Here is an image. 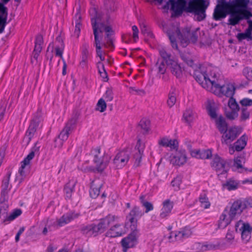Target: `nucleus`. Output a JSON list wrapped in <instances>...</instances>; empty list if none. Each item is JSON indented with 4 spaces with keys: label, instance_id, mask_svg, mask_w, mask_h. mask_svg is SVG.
<instances>
[{
    "label": "nucleus",
    "instance_id": "nucleus-38",
    "mask_svg": "<svg viewBox=\"0 0 252 252\" xmlns=\"http://www.w3.org/2000/svg\"><path fill=\"white\" fill-rule=\"evenodd\" d=\"M237 38L239 41L247 39L248 41L252 40V32L246 30L244 32L238 33Z\"/></svg>",
    "mask_w": 252,
    "mask_h": 252
},
{
    "label": "nucleus",
    "instance_id": "nucleus-48",
    "mask_svg": "<svg viewBox=\"0 0 252 252\" xmlns=\"http://www.w3.org/2000/svg\"><path fill=\"white\" fill-rule=\"evenodd\" d=\"M238 112L231 110H225V113L227 118L230 120H234L238 116Z\"/></svg>",
    "mask_w": 252,
    "mask_h": 252
},
{
    "label": "nucleus",
    "instance_id": "nucleus-53",
    "mask_svg": "<svg viewBox=\"0 0 252 252\" xmlns=\"http://www.w3.org/2000/svg\"><path fill=\"white\" fill-rule=\"evenodd\" d=\"M181 182V179L179 177H176L172 181L171 185L174 188L175 190H178L179 189Z\"/></svg>",
    "mask_w": 252,
    "mask_h": 252
},
{
    "label": "nucleus",
    "instance_id": "nucleus-36",
    "mask_svg": "<svg viewBox=\"0 0 252 252\" xmlns=\"http://www.w3.org/2000/svg\"><path fill=\"white\" fill-rule=\"evenodd\" d=\"M240 111V122H245L250 118V111L248 108L241 107Z\"/></svg>",
    "mask_w": 252,
    "mask_h": 252
},
{
    "label": "nucleus",
    "instance_id": "nucleus-2",
    "mask_svg": "<svg viewBox=\"0 0 252 252\" xmlns=\"http://www.w3.org/2000/svg\"><path fill=\"white\" fill-rule=\"evenodd\" d=\"M198 29H196L190 32V28L186 27L181 32L177 26H173L172 29L167 32L172 47L175 49H178L175 36L178 37L181 45L184 47H186L189 42H196L198 36Z\"/></svg>",
    "mask_w": 252,
    "mask_h": 252
},
{
    "label": "nucleus",
    "instance_id": "nucleus-47",
    "mask_svg": "<svg viewBox=\"0 0 252 252\" xmlns=\"http://www.w3.org/2000/svg\"><path fill=\"white\" fill-rule=\"evenodd\" d=\"M193 113L191 110H187L184 113V118L185 121L188 123L191 122L193 119Z\"/></svg>",
    "mask_w": 252,
    "mask_h": 252
},
{
    "label": "nucleus",
    "instance_id": "nucleus-4",
    "mask_svg": "<svg viewBox=\"0 0 252 252\" xmlns=\"http://www.w3.org/2000/svg\"><path fill=\"white\" fill-rule=\"evenodd\" d=\"M209 5L204 0H189L187 11L194 13L195 18L200 21L206 17L205 11Z\"/></svg>",
    "mask_w": 252,
    "mask_h": 252
},
{
    "label": "nucleus",
    "instance_id": "nucleus-26",
    "mask_svg": "<svg viewBox=\"0 0 252 252\" xmlns=\"http://www.w3.org/2000/svg\"><path fill=\"white\" fill-rule=\"evenodd\" d=\"M78 216V214L73 213H67L63 215L60 219L58 220V225L60 226H63L70 222L74 219L76 218Z\"/></svg>",
    "mask_w": 252,
    "mask_h": 252
},
{
    "label": "nucleus",
    "instance_id": "nucleus-62",
    "mask_svg": "<svg viewBox=\"0 0 252 252\" xmlns=\"http://www.w3.org/2000/svg\"><path fill=\"white\" fill-rule=\"evenodd\" d=\"M117 219V217L112 215H108L105 218H104L105 220L109 225L113 224Z\"/></svg>",
    "mask_w": 252,
    "mask_h": 252
},
{
    "label": "nucleus",
    "instance_id": "nucleus-32",
    "mask_svg": "<svg viewBox=\"0 0 252 252\" xmlns=\"http://www.w3.org/2000/svg\"><path fill=\"white\" fill-rule=\"evenodd\" d=\"M239 182L233 179H230L227 180L224 184L222 185L223 188L226 189L228 190H235L238 188Z\"/></svg>",
    "mask_w": 252,
    "mask_h": 252
},
{
    "label": "nucleus",
    "instance_id": "nucleus-31",
    "mask_svg": "<svg viewBox=\"0 0 252 252\" xmlns=\"http://www.w3.org/2000/svg\"><path fill=\"white\" fill-rule=\"evenodd\" d=\"M38 126V122L33 120L31 122L29 127L28 130L26 133V136L28 137V142H29L32 137L34 135Z\"/></svg>",
    "mask_w": 252,
    "mask_h": 252
},
{
    "label": "nucleus",
    "instance_id": "nucleus-21",
    "mask_svg": "<svg viewBox=\"0 0 252 252\" xmlns=\"http://www.w3.org/2000/svg\"><path fill=\"white\" fill-rule=\"evenodd\" d=\"M190 154L192 157L200 159H209L212 156V151L209 149L192 151Z\"/></svg>",
    "mask_w": 252,
    "mask_h": 252
},
{
    "label": "nucleus",
    "instance_id": "nucleus-63",
    "mask_svg": "<svg viewBox=\"0 0 252 252\" xmlns=\"http://www.w3.org/2000/svg\"><path fill=\"white\" fill-rule=\"evenodd\" d=\"M7 18L0 17V33L3 32L5 27L6 25Z\"/></svg>",
    "mask_w": 252,
    "mask_h": 252
},
{
    "label": "nucleus",
    "instance_id": "nucleus-18",
    "mask_svg": "<svg viewBox=\"0 0 252 252\" xmlns=\"http://www.w3.org/2000/svg\"><path fill=\"white\" fill-rule=\"evenodd\" d=\"M11 175V172L8 171L2 181L1 185V200L5 201L7 199V194L10 188H8L9 180Z\"/></svg>",
    "mask_w": 252,
    "mask_h": 252
},
{
    "label": "nucleus",
    "instance_id": "nucleus-30",
    "mask_svg": "<svg viewBox=\"0 0 252 252\" xmlns=\"http://www.w3.org/2000/svg\"><path fill=\"white\" fill-rule=\"evenodd\" d=\"M206 108L208 110V114L211 118L215 119L216 120V119H218L217 118V114L215 108V104L213 101L208 100L207 102Z\"/></svg>",
    "mask_w": 252,
    "mask_h": 252
},
{
    "label": "nucleus",
    "instance_id": "nucleus-1",
    "mask_svg": "<svg viewBox=\"0 0 252 252\" xmlns=\"http://www.w3.org/2000/svg\"><path fill=\"white\" fill-rule=\"evenodd\" d=\"M249 3V0H233L229 2L220 0L214 9L213 18L220 20L230 14L228 24L232 26L238 24L243 19H247L249 26L246 30L252 32V20L249 19L252 17V13L247 9Z\"/></svg>",
    "mask_w": 252,
    "mask_h": 252
},
{
    "label": "nucleus",
    "instance_id": "nucleus-19",
    "mask_svg": "<svg viewBox=\"0 0 252 252\" xmlns=\"http://www.w3.org/2000/svg\"><path fill=\"white\" fill-rule=\"evenodd\" d=\"M145 146V143H143L141 140L139 139L136 145V148L137 149L138 151L134 155L133 157L135 159L134 164L136 166H138L140 165Z\"/></svg>",
    "mask_w": 252,
    "mask_h": 252
},
{
    "label": "nucleus",
    "instance_id": "nucleus-13",
    "mask_svg": "<svg viewBox=\"0 0 252 252\" xmlns=\"http://www.w3.org/2000/svg\"><path fill=\"white\" fill-rule=\"evenodd\" d=\"M173 153L170 156V163L174 165L180 166L185 164L187 161V156L185 150L177 149L172 151Z\"/></svg>",
    "mask_w": 252,
    "mask_h": 252
},
{
    "label": "nucleus",
    "instance_id": "nucleus-28",
    "mask_svg": "<svg viewBox=\"0 0 252 252\" xmlns=\"http://www.w3.org/2000/svg\"><path fill=\"white\" fill-rule=\"evenodd\" d=\"M215 122L217 128L221 133H223L228 128L225 119L222 116H220L216 119Z\"/></svg>",
    "mask_w": 252,
    "mask_h": 252
},
{
    "label": "nucleus",
    "instance_id": "nucleus-41",
    "mask_svg": "<svg viewBox=\"0 0 252 252\" xmlns=\"http://www.w3.org/2000/svg\"><path fill=\"white\" fill-rule=\"evenodd\" d=\"M75 183L74 182H69L66 184L64 187V190L66 194V197L70 198L71 197V193L74 189Z\"/></svg>",
    "mask_w": 252,
    "mask_h": 252
},
{
    "label": "nucleus",
    "instance_id": "nucleus-29",
    "mask_svg": "<svg viewBox=\"0 0 252 252\" xmlns=\"http://www.w3.org/2000/svg\"><path fill=\"white\" fill-rule=\"evenodd\" d=\"M122 234V229L119 224H115L106 233V236L110 237H115L121 236Z\"/></svg>",
    "mask_w": 252,
    "mask_h": 252
},
{
    "label": "nucleus",
    "instance_id": "nucleus-39",
    "mask_svg": "<svg viewBox=\"0 0 252 252\" xmlns=\"http://www.w3.org/2000/svg\"><path fill=\"white\" fill-rule=\"evenodd\" d=\"M26 165L21 163V166L18 170V174L16 175L15 178V181H18L19 183H21L25 177L26 176L25 171L24 169Z\"/></svg>",
    "mask_w": 252,
    "mask_h": 252
},
{
    "label": "nucleus",
    "instance_id": "nucleus-34",
    "mask_svg": "<svg viewBox=\"0 0 252 252\" xmlns=\"http://www.w3.org/2000/svg\"><path fill=\"white\" fill-rule=\"evenodd\" d=\"M75 29L74 31V35L76 36V37H78L79 36L80 30H81V14L78 12L75 15Z\"/></svg>",
    "mask_w": 252,
    "mask_h": 252
},
{
    "label": "nucleus",
    "instance_id": "nucleus-8",
    "mask_svg": "<svg viewBox=\"0 0 252 252\" xmlns=\"http://www.w3.org/2000/svg\"><path fill=\"white\" fill-rule=\"evenodd\" d=\"M242 127L241 126H234L227 128L222 133L221 136V142L226 145L230 144L241 133Z\"/></svg>",
    "mask_w": 252,
    "mask_h": 252
},
{
    "label": "nucleus",
    "instance_id": "nucleus-64",
    "mask_svg": "<svg viewBox=\"0 0 252 252\" xmlns=\"http://www.w3.org/2000/svg\"><path fill=\"white\" fill-rule=\"evenodd\" d=\"M225 238L228 243L231 244L234 239L233 232L232 231H228L226 233Z\"/></svg>",
    "mask_w": 252,
    "mask_h": 252
},
{
    "label": "nucleus",
    "instance_id": "nucleus-59",
    "mask_svg": "<svg viewBox=\"0 0 252 252\" xmlns=\"http://www.w3.org/2000/svg\"><path fill=\"white\" fill-rule=\"evenodd\" d=\"M201 248L204 251L216 250L219 248V245H216L212 244H205L202 245Z\"/></svg>",
    "mask_w": 252,
    "mask_h": 252
},
{
    "label": "nucleus",
    "instance_id": "nucleus-6",
    "mask_svg": "<svg viewBox=\"0 0 252 252\" xmlns=\"http://www.w3.org/2000/svg\"><path fill=\"white\" fill-rule=\"evenodd\" d=\"M212 83L214 86L209 88L210 92L219 96L225 95L230 98L233 97L235 91V88L233 85H225L221 80L218 78L216 79L215 82Z\"/></svg>",
    "mask_w": 252,
    "mask_h": 252
},
{
    "label": "nucleus",
    "instance_id": "nucleus-46",
    "mask_svg": "<svg viewBox=\"0 0 252 252\" xmlns=\"http://www.w3.org/2000/svg\"><path fill=\"white\" fill-rule=\"evenodd\" d=\"M176 102V94L174 92H170L168 94V98L167 101L168 106L171 108L173 107Z\"/></svg>",
    "mask_w": 252,
    "mask_h": 252
},
{
    "label": "nucleus",
    "instance_id": "nucleus-54",
    "mask_svg": "<svg viewBox=\"0 0 252 252\" xmlns=\"http://www.w3.org/2000/svg\"><path fill=\"white\" fill-rule=\"evenodd\" d=\"M240 103L241 105V107L248 108V106L252 105V99L245 98L240 100Z\"/></svg>",
    "mask_w": 252,
    "mask_h": 252
},
{
    "label": "nucleus",
    "instance_id": "nucleus-12",
    "mask_svg": "<svg viewBox=\"0 0 252 252\" xmlns=\"http://www.w3.org/2000/svg\"><path fill=\"white\" fill-rule=\"evenodd\" d=\"M235 230L241 233V237L245 243H247L251 237L252 227L248 223L239 220L235 224Z\"/></svg>",
    "mask_w": 252,
    "mask_h": 252
},
{
    "label": "nucleus",
    "instance_id": "nucleus-20",
    "mask_svg": "<svg viewBox=\"0 0 252 252\" xmlns=\"http://www.w3.org/2000/svg\"><path fill=\"white\" fill-rule=\"evenodd\" d=\"M167 66L170 69L172 74L177 78H181L182 76L183 69L180 64L175 60L168 64Z\"/></svg>",
    "mask_w": 252,
    "mask_h": 252
},
{
    "label": "nucleus",
    "instance_id": "nucleus-43",
    "mask_svg": "<svg viewBox=\"0 0 252 252\" xmlns=\"http://www.w3.org/2000/svg\"><path fill=\"white\" fill-rule=\"evenodd\" d=\"M238 200L241 204V206L243 211L249 207H252V199H238Z\"/></svg>",
    "mask_w": 252,
    "mask_h": 252
},
{
    "label": "nucleus",
    "instance_id": "nucleus-35",
    "mask_svg": "<svg viewBox=\"0 0 252 252\" xmlns=\"http://www.w3.org/2000/svg\"><path fill=\"white\" fill-rule=\"evenodd\" d=\"M104 5L107 14L114 11L116 8L114 0H104Z\"/></svg>",
    "mask_w": 252,
    "mask_h": 252
},
{
    "label": "nucleus",
    "instance_id": "nucleus-57",
    "mask_svg": "<svg viewBox=\"0 0 252 252\" xmlns=\"http://www.w3.org/2000/svg\"><path fill=\"white\" fill-rule=\"evenodd\" d=\"M92 228L90 230L88 236H96L98 232H100L99 228L96 225L92 224Z\"/></svg>",
    "mask_w": 252,
    "mask_h": 252
},
{
    "label": "nucleus",
    "instance_id": "nucleus-60",
    "mask_svg": "<svg viewBox=\"0 0 252 252\" xmlns=\"http://www.w3.org/2000/svg\"><path fill=\"white\" fill-rule=\"evenodd\" d=\"M143 207H144L146 209L145 212L146 213H148L149 211H152L154 209V207L153 204L150 202H144L142 205Z\"/></svg>",
    "mask_w": 252,
    "mask_h": 252
},
{
    "label": "nucleus",
    "instance_id": "nucleus-7",
    "mask_svg": "<svg viewBox=\"0 0 252 252\" xmlns=\"http://www.w3.org/2000/svg\"><path fill=\"white\" fill-rule=\"evenodd\" d=\"M94 161L96 164V169L99 172H102L107 166L110 157L104 151L96 148L93 151Z\"/></svg>",
    "mask_w": 252,
    "mask_h": 252
},
{
    "label": "nucleus",
    "instance_id": "nucleus-17",
    "mask_svg": "<svg viewBox=\"0 0 252 252\" xmlns=\"http://www.w3.org/2000/svg\"><path fill=\"white\" fill-rule=\"evenodd\" d=\"M158 143L160 147H169L170 151L177 149L179 147V143L176 139H170L166 136L160 137L158 140Z\"/></svg>",
    "mask_w": 252,
    "mask_h": 252
},
{
    "label": "nucleus",
    "instance_id": "nucleus-14",
    "mask_svg": "<svg viewBox=\"0 0 252 252\" xmlns=\"http://www.w3.org/2000/svg\"><path fill=\"white\" fill-rule=\"evenodd\" d=\"M132 229H134V230L131 231L127 237L123 239L121 241L124 252H126L127 249L133 247L136 243L138 230L136 229L135 227H133Z\"/></svg>",
    "mask_w": 252,
    "mask_h": 252
},
{
    "label": "nucleus",
    "instance_id": "nucleus-15",
    "mask_svg": "<svg viewBox=\"0 0 252 252\" xmlns=\"http://www.w3.org/2000/svg\"><path fill=\"white\" fill-rule=\"evenodd\" d=\"M130 158V153L127 151H123L118 153L113 159V163L117 168L125 166Z\"/></svg>",
    "mask_w": 252,
    "mask_h": 252
},
{
    "label": "nucleus",
    "instance_id": "nucleus-5",
    "mask_svg": "<svg viewBox=\"0 0 252 252\" xmlns=\"http://www.w3.org/2000/svg\"><path fill=\"white\" fill-rule=\"evenodd\" d=\"M193 76L196 81L198 82L203 88L210 92L209 87H213V83L216 81L217 75L214 74L212 79L207 77L206 74L205 68L200 65L198 68H195Z\"/></svg>",
    "mask_w": 252,
    "mask_h": 252
},
{
    "label": "nucleus",
    "instance_id": "nucleus-44",
    "mask_svg": "<svg viewBox=\"0 0 252 252\" xmlns=\"http://www.w3.org/2000/svg\"><path fill=\"white\" fill-rule=\"evenodd\" d=\"M107 105L105 101L102 98H100L95 107V110L100 112H103L106 110Z\"/></svg>",
    "mask_w": 252,
    "mask_h": 252
},
{
    "label": "nucleus",
    "instance_id": "nucleus-50",
    "mask_svg": "<svg viewBox=\"0 0 252 252\" xmlns=\"http://www.w3.org/2000/svg\"><path fill=\"white\" fill-rule=\"evenodd\" d=\"M139 126L144 130V134H147L149 131V122L145 120L141 121Z\"/></svg>",
    "mask_w": 252,
    "mask_h": 252
},
{
    "label": "nucleus",
    "instance_id": "nucleus-37",
    "mask_svg": "<svg viewBox=\"0 0 252 252\" xmlns=\"http://www.w3.org/2000/svg\"><path fill=\"white\" fill-rule=\"evenodd\" d=\"M182 240L189 237L192 234L191 228L189 226H185L182 228L180 231Z\"/></svg>",
    "mask_w": 252,
    "mask_h": 252
},
{
    "label": "nucleus",
    "instance_id": "nucleus-23",
    "mask_svg": "<svg viewBox=\"0 0 252 252\" xmlns=\"http://www.w3.org/2000/svg\"><path fill=\"white\" fill-rule=\"evenodd\" d=\"M246 159L244 155H241L234 159L233 164V168L235 170H237L239 172H243L244 170H246L243 167V163L245 162Z\"/></svg>",
    "mask_w": 252,
    "mask_h": 252
},
{
    "label": "nucleus",
    "instance_id": "nucleus-27",
    "mask_svg": "<svg viewBox=\"0 0 252 252\" xmlns=\"http://www.w3.org/2000/svg\"><path fill=\"white\" fill-rule=\"evenodd\" d=\"M248 137L246 134L243 135L239 139L236 141L233 145L235 150L237 152L243 150L247 145Z\"/></svg>",
    "mask_w": 252,
    "mask_h": 252
},
{
    "label": "nucleus",
    "instance_id": "nucleus-11",
    "mask_svg": "<svg viewBox=\"0 0 252 252\" xmlns=\"http://www.w3.org/2000/svg\"><path fill=\"white\" fill-rule=\"evenodd\" d=\"M75 124V121L71 120L67 123L60 132L58 137L55 140V146L57 148H60L62 147L64 141L67 140L69 134L73 128V125Z\"/></svg>",
    "mask_w": 252,
    "mask_h": 252
},
{
    "label": "nucleus",
    "instance_id": "nucleus-55",
    "mask_svg": "<svg viewBox=\"0 0 252 252\" xmlns=\"http://www.w3.org/2000/svg\"><path fill=\"white\" fill-rule=\"evenodd\" d=\"M100 232H102L109 226L104 219L101 220L100 222L96 225Z\"/></svg>",
    "mask_w": 252,
    "mask_h": 252
},
{
    "label": "nucleus",
    "instance_id": "nucleus-42",
    "mask_svg": "<svg viewBox=\"0 0 252 252\" xmlns=\"http://www.w3.org/2000/svg\"><path fill=\"white\" fill-rule=\"evenodd\" d=\"M43 42V37L41 35H38L37 36L35 42V46L33 51L37 52V53H40L42 50L41 45Z\"/></svg>",
    "mask_w": 252,
    "mask_h": 252
},
{
    "label": "nucleus",
    "instance_id": "nucleus-24",
    "mask_svg": "<svg viewBox=\"0 0 252 252\" xmlns=\"http://www.w3.org/2000/svg\"><path fill=\"white\" fill-rule=\"evenodd\" d=\"M162 205L163 207L161 210L160 216L161 218H164L168 216L171 213L173 208V202L169 199H167L163 202Z\"/></svg>",
    "mask_w": 252,
    "mask_h": 252
},
{
    "label": "nucleus",
    "instance_id": "nucleus-16",
    "mask_svg": "<svg viewBox=\"0 0 252 252\" xmlns=\"http://www.w3.org/2000/svg\"><path fill=\"white\" fill-rule=\"evenodd\" d=\"M187 2L185 0H169L164 5L165 9H168L171 5V9L176 14H181L186 7Z\"/></svg>",
    "mask_w": 252,
    "mask_h": 252
},
{
    "label": "nucleus",
    "instance_id": "nucleus-9",
    "mask_svg": "<svg viewBox=\"0 0 252 252\" xmlns=\"http://www.w3.org/2000/svg\"><path fill=\"white\" fill-rule=\"evenodd\" d=\"M9 205L7 203V199L5 201L0 199V218L4 219L3 222L6 221H11L20 216L22 211L20 209H16L10 215L8 216V209Z\"/></svg>",
    "mask_w": 252,
    "mask_h": 252
},
{
    "label": "nucleus",
    "instance_id": "nucleus-51",
    "mask_svg": "<svg viewBox=\"0 0 252 252\" xmlns=\"http://www.w3.org/2000/svg\"><path fill=\"white\" fill-rule=\"evenodd\" d=\"M200 202L201 204V206L204 209H208L210 206V203L208 201V198L205 196H201L199 198Z\"/></svg>",
    "mask_w": 252,
    "mask_h": 252
},
{
    "label": "nucleus",
    "instance_id": "nucleus-22",
    "mask_svg": "<svg viewBox=\"0 0 252 252\" xmlns=\"http://www.w3.org/2000/svg\"><path fill=\"white\" fill-rule=\"evenodd\" d=\"M90 15L91 16L92 25L94 32V28H95L96 31L97 32V27L96 24L97 23L101 22V15L98 13L95 8H93L90 11Z\"/></svg>",
    "mask_w": 252,
    "mask_h": 252
},
{
    "label": "nucleus",
    "instance_id": "nucleus-45",
    "mask_svg": "<svg viewBox=\"0 0 252 252\" xmlns=\"http://www.w3.org/2000/svg\"><path fill=\"white\" fill-rule=\"evenodd\" d=\"M228 105L229 110H234L236 112H238L241 108L239 107V105L233 97L229 98L228 102Z\"/></svg>",
    "mask_w": 252,
    "mask_h": 252
},
{
    "label": "nucleus",
    "instance_id": "nucleus-52",
    "mask_svg": "<svg viewBox=\"0 0 252 252\" xmlns=\"http://www.w3.org/2000/svg\"><path fill=\"white\" fill-rule=\"evenodd\" d=\"M94 41H95V47H96V52H97V51H101V46H100V40L99 39V38H98V36L97 35V32H96V29L95 28H94Z\"/></svg>",
    "mask_w": 252,
    "mask_h": 252
},
{
    "label": "nucleus",
    "instance_id": "nucleus-58",
    "mask_svg": "<svg viewBox=\"0 0 252 252\" xmlns=\"http://www.w3.org/2000/svg\"><path fill=\"white\" fill-rule=\"evenodd\" d=\"M104 96L107 101H111L113 98L112 90L111 89L108 88L105 92Z\"/></svg>",
    "mask_w": 252,
    "mask_h": 252
},
{
    "label": "nucleus",
    "instance_id": "nucleus-33",
    "mask_svg": "<svg viewBox=\"0 0 252 252\" xmlns=\"http://www.w3.org/2000/svg\"><path fill=\"white\" fill-rule=\"evenodd\" d=\"M40 146H38L37 143H35L34 147L33 148L31 152L26 157L24 160L21 162L24 165H27L30 163V161L33 159L35 156V152L38 151Z\"/></svg>",
    "mask_w": 252,
    "mask_h": 252
},
{
    "label": "nucleus",
    "instance_id": "nucleus-56",
    "mask_svg": "<svg viewBox=\"0 0 252 252\" xmlns=\"http://www.w3.org/2000/svg\"><path fill=\"white\" fill-rule=\"evenodd\" d=\"M7 9L0 2V17L7 18Z\"/></svg>",
    "mask_w": 252,
    "mask_h": 252
},
{
    "label": "nucleus",
    "instance_id": "nucleus-61",
    "mask_svg": "<svg viewBox=\"0 0 252 252\" xmlns=\"http://www.w3.org/2000/svg\"><path fill=\"white\" fill-rule=\"evenodd\" d=\"M63 47H64L63 45V44H62L61 45V47H56L55 48L56 55L60 56L63 61V60H64L63 57Z\"/></svg>",
    "mask_w": 252,
    "mask_h": 252
},
{
    "label": "nucleus",
    "instance_id": "nucleus-3",
    "mask_svg": "<svg viewBox=\"0 0 252 252\" xmlns=\"http://www.w3.org/2000/svg\"><path fill=\"white\" fill-rule=\"evenodd\" d=\"M243 212V210L238 199L235 201L229 208L225 209L220 216L218 224L219 227L221 229L225 228L236 216L240 215Z\"/></svg>",
    "mask_w": 252,
    "mask_h": 252
},
{
    "label": "nucleus",
    "instance_id": "nucleus-40",
    "mask_svg": "<svg viewBox=\"0 0 252 252\" xmlns=\"http://www.w3.org/2000/svg\"><path fill=\"white\" fill-rule=\"evenodd\" d=\"M159 54L162 58V61L165 62L166 65L174 60V59L172 58L171 54L167 53V52L164 49L160 50Z\"/></svg>",
    "mask_w": 252,
    "mask_h": 252
},
{
    "label": "nucleus",
    "instance_id": "nucleus-10",
    "mask_svg": "<svg viewBox=\"0 0 252 252\" xmlns=\"http://www.w3.org/2000/svg\"><path fill=\"white\" fill-rule=\"evenodd\" d=\"M211 164L212 167L216 171L218 176L226 174L228 170V166L227 165L226 161L218 155L214 156Z\"/></svg>",
    "mask_w": 252,
    "mask_h": 252
},
{
    "label": "nucleus",
    "instance_id": "nucleus-25",
    "mask_svg": "<svg viewBox=\"0 0 252 252\" xmlns=\"http://www.w3.org/2000/svg\"><path fill=\"white\" fill-rule=\"evenodd\" d=\"M101 186L102 184L98 180L92 182L90 191V194L92 198H95L99 194L100 189Z\"/></svg>",
    "mask_w": 252,
    "mask_h": 252
},
{
    "label": "nucleus",
    "instance_id": "nucleus-49",
    "mask_svg": "<svg viewBox=\"0 0 252 252\" xmlns=\"http://www.w3.org/2000/svg\"><path fill=\"white\" fill-rule=\"evenodd\" d=\"M165 63L164 61L158 60L156 63L158 72L162 74L165 73L167 65H165Z\"/></svg>",
    "mask_w": 252,
    "mask_h": 252
}]
</instances>
